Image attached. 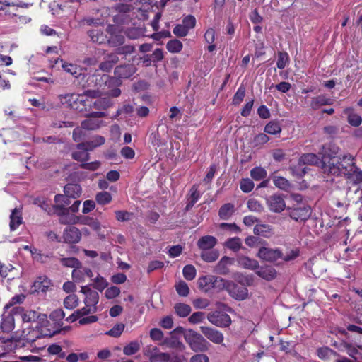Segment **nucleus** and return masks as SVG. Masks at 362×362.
I'll list each match as a JSON object with an SVG mask.
<instances>
[{
    "mask_svg": "<svg viewBox=\"0 0 362 362\" xmlns=\"http://www.w3.org/2000/svg\"><path fill=\"white\" fill-rule=\"evenodd\" d=\"M352 160H355V158L350 153L330 158L327 161L322 160L323 173L334 177L344 176Z\"/></svg>",
    "mask_w": 362,
    "mask_h": 362,
    "instance_id": "f257e3e1",
    "label": "nucleus"
},
{
    "mask_svg": "<svg viewBox=\"0 0 362 362\" xmlns=\"http://www.w3.org/2000/svg\"><path fill=\"white\" fill-rule=\"evenodd\" d=\"M13 337L16 340L18 346L28 347L32 352H35L37 349L33 345L34 343L37 339L42 338L37 325L34 327L29 326L16 332Z\"/></svg>",
    "mask_w": 362,
    "mask_h": 362,
    "instance_id": "f03ea898",
    "label": "nucleus"
},
{
    "mask_svg": "<svg viewBox=\"0 0 362 362\" xmlns=\"http://www.w3.org/2000/svg\"><path fill=\"white\" fill-rule=\"evenodd\" d=\"M90 83H95V86L99 84L101 86V83H104L105 85L110 89L107 91V94L111 97H118L121 94V90L119 87L122 85V81L117 76H110L106 74H92L88 76V86H90Z\"/></svg>",
    "mask_w": 362,
    "mask_h": 362,
    "instance_id": "7ed1b4c3",
    "label": "nucleus"
},
{
    "mask_svg": "<svg viewBox=\"0 0 362 362\" xmlns=\"http://www.w3.org/2000/svg\"><path fill=\"white\" fill-rule=\"evenodd\" d=\"M42 317V318L37 324L42 338L51 337L62 332L65 333L70 329L69 327H62V325L58 322H50L47 320L46 314Z\"/></svg>",
    "mask_w": 362,
    "mask_h": 362,
    "instance_id": "20e7f679",
    "label": "nucleus"
},
{
    "mask_svg": "<svg viewBox=\"0 0 362 362\" xmlns=\"http://www.w3.org/2000/svg\"><path fill=\"white\" fill-rule=\"evenodd\" d=\"M59 99L61 103L67 107L80 112H86L87 105L89 104L88 98H85L83 95L76 93L60 95Z\"/></svg>",
    "mask_w": 362,
    "mask_h": 362,
    "instance_id": "39448f33",
    "label": "nucleus"
},
{
    "mask_svg": "<svg viewBox=\"0 0 362 362\" xmlns=\"http://www.w3.org/2000/svg\"><path fill=\"white\" fill-rule=\"evenodd\" d=\"M287 215L296 222H305L311 216L310 206L304 203H296L286 209Z\"/></svg>",
    "mask_w": 362,
    "mask_h": 362,
    "instance_id": "423d86ee",
    "label": "nucleus"
},
{
    "mask_svg": "<svg viewBox=\"0 0 362 362\" xmlns=\"http://www.w3.org/2000/svg\"><path fill=\"white\" fill-rule=\"evenodd\" d=\"M185 340L189 347L195 352H204L209 349L210 344L199 333L190 330L185 336Z\"/></svg>",
    "mask_w": 362,
    "mask_h": 362,
    "instance_id": "0eeeda50",
    "label": "nucleus"
},
{
    "mask_svg": "<svg viewBox=\"0 0 362 362\" xmlns=\"http://www.w3.org/2000/svg\"><path fill=\"white\" fill-rule=\"evenodd\" d=\"M87 111L88 115L93 117H103L105 116L103 110L110 107V100L105 98H99L95 100L88 99Z\"/></svg>",
    "mask_w": 362,
    "mask_h": 362,
    "instance_id": "6e6552de",
    "label": "nucleus"
},
{
    "mask_svg": "<svg viewBox=\"0 0 362 362\" xmlns=\"http://www.w3.org/2000/svg\"><path fill=\"white\" fill-rule=\"evenodd\" d=\"M206 317L210 323L221 328L229 327L232 323L230 315L221 310L212 311Z\"/></svg>",
    "mask_w": 362,
    "mask_h": 362,
    "instance_id": "1a4fd4ad",
    "label": "nucleus"
},
{
    "mask_svg": "<svg viewBox=\"0 0 362 362\" xmlns=\"http://www.w3.org/2000/svg\"><path fill=\"white\" fill-rule=\"evenodd\" d=\"M107 43L111 47H119L124 43L125 37L115 25H108L106 28Z\"/></svg>",
    "mask_w": 362,
    "mask_h": 362,
    "instance_id": "9d476101",
    "label": "nucleus"
},
{
    "mask_svg": "<svg viewBox=\"0 0 362 362\" xmlns=\"http://www.w3.org/2000/svg\"><path fill=\"white\" fill-rule=\"evenodd\" d=\"M257 256L263 261L274 262L283 257V252L279 248L272 249L267 247H261L258 250Z\"/></svg>",
    "mask_w": 362,
    "mask_h": 362,
    "instance_id": "9b49d317",
    "label": "nucleus"
},
{
    "mask_svg": "<svg viewBox=\"0 0 362 362\" xmlns=\"http://www.w3.org/2000/svg\"><path fill=\"white\" fill-rule=\"evenodd\" d=\"M18 310H23L22 308L18 307L13 308L11 312H4L1 316V329L2 332L9 333L15 327V320L13 312H17Z\"/></svg>",
    "mask_w": 362,
    "mask_h": 362,
    "instance_id": "f8f14e48",
    "label": "nucleus"
},
{
    "mask_svg": "<svg viewBox=\"0 0 362 362\" xmlns=\"http://www.w3.org/2000/svg\"><path fill=\"white\" fill-rule=\"evenodd\" d=\"M200 331L206 339L216 344H221L224 340L223 333L214 327L201 326Z\"/></svg>",
    "mask_w": 362,
    "mask_h": 362,
    "instance_id": "ddd939ff",
    "label": "nucleus"
},
{
    "mask_svg": "<svg viewBox=\"0 0 362 362\" xmlns=\"http://www.w3.org/2000/svg\"><path fill=\"white\" fill-rule=\"evenodd\" d=\"M344 177L352 185H358L362 182V170L356 165L355 160H352L348 172Z\"/></svg>",
    "mask_w": 362,
    "mask_h": 362,
    "instance_id": "4468645a",
    "label": "nucleus"
},
{
    "mask_svg": "<svg viewBox=\"0 0 362 362\" xmlns=\"http://www.w3.org/2000/svg\"><path fill=\"white\" fill-rule=\"evenodd\" d=\"M62 238L64 243L75 244L81 240V232L75 226H67L64 230Z\"/></svg>",
    "mask_w": 362,
    "mask_h": 362,
    "instance_id": "2eb2a0df",
    "label": "nucleus"
},
{
    "mask_svg": "<svg viewBox=\"0 0 362 362\" xmlns=\"http://www.w3.org/2000/svg\"><path fill=\"white\" fill-rule=\"evenodd\" d=\"M71 199L66 194H56L54 199L55 204L53 205L54 212L60 211V214L67 213V206L71 204Z\"/></svg>",
    "mask_w": 362,
    "mask_h": 362,
    "instance_id": "dca6fc26",
    "label": "nucleus"
},
{
    "mask_svg": "<svg viewBox=\"0 0 362 362\" xmlns=\"http://www.w3.org/2000/svg\"><path fill=\"white\" fill-rule=\"evenodd\" d=\"M80 292L85 295V305H88L90 307H97L99 301V294L96 291L92 290L90 286H84L81 287Z\"/></svg>",
    "mask_w": 362,
    "mask_h": 362,
    "instance_id": "f3484780",
    "label": "nucleus"
},
{
    "mask_svg": "<svg viewBox=\"0 0 362 362\" xmlns=\"http://www.w3.org/2000/svg\"><path fill=\"white\" fill-rule=\"evenodd\" d=\"M334 100L327 96L325 94H320L311 98L310 107L313 110H317L321 107L333 105Z\"/></svg>",
    "mask_w": 362,
    "mask_h": 362,
    "instance_id": "a211bd4d",
    "label": "nucleus"
},
{
    "mask_svg": "<svg viewBox=\"0 0 362 362\" xmlns=\"http://www.w3.org/2000/svg\"><path fill=\"white\" fill-rule=\"evenodd\" d=\"M136 71V68L134 64H123L115 67L114 74L120 80L127 79L133 76Z\"/></svg>",
    "mask_w": 362,
    "mask_h": 362,
    "instance_id": "6ab92c4d",
    "label": "nucleus"
},
{
    "mask_svg": "<svg viewBox=\"0 0 362 362\" xmlns=\"http://www.w3.org/2000/svg\"><path fill=\"white\" fill-rule=\"evenodd\" d=\"M229 295L237 300H243L248 296V290L246 287L239 286L232 281V286L228 291Z\"/></svg>",
    "mask_w": 362,
    "mask_h": 362,
    "instance_id": "aec40b11",
    "label": "nucleus"
},
{
    "mask_svg": "<svg viewBox=\"0 0 362 362\" xmlns=\"http://www.w3.org/2000/svg\"><path fill=\"white\" fill-rule=\"evenodd\" d=\"M119 62V57L115 52L105 55L103 61L100 64L99 68L104 72H110L113 66Z\"/></svg>",
    "mask_w": 362,
    "mask_h": 362,
    "instance_id": "412c9836",
    "label": "nucleus"
},
{
    "mask_svg": "<svg viewBox=\"0 0 362 362\" xmlns=\"http://www.w3.org/2000/svg\"><path fill=\"white\" fill-rule=\"evenodd\" d=\"M72 278L75 282L81 283L85 281L86 277L92 278L93 276V272L90 268L84 267L82 264L72 271Z\"/></svg>",
    "mask_w": 362,
    "mask_h": 362,
    "instance_id": "4be33fe9",
    "label": "nucleus"
},
{
    "mask_svg": "<svg viewBox=\"0 0 362 362\" xmlns=\"http://www.w3.org/2000/svg\"><path fill=\"white\" fill-rule=\"evenodd\" d=\"M267 203L269 209L276 213L281 212L286 208L284 199L281 195L274 194L271 196L268 199Z\"/></svg>",
    "mask_w": 362,
    "mask_h": 362,
    "instance_id": "5701e85b",
    "label": "nucleus"
},
{
    "mask_svg": "<svg viewBox=\"0 0 362 362\" xmlns=\"http://www.w3.org/2000/svg\"><path fill=\"white\" fill-rule=\"evenodd\" d=\"M339 148L332 142L326 143L321 146L319 153L322 156V160H326L327 158L330 159L336 156L338 153Z\"/></svg>",
    "mask_w": 362,
    "mask_h": 362,
    "instance_id": "b1692460",
    "label": "nucleus"
},
{
    "mask_svg": "<svg viewBox=\"0 0 362 362\" xmlns=\"http://www.w3.org/2000/svg\"><path fill=\"white\" fill-rule=\"evenodd\" d=\"M233 259L227 256L223 257L214 268V272L221 275H227L229 272V266L233 264Z\"/></svg>",
    "mask_w": 362,
    "mask_h": 362,
    "instance_id": "393cba45",
    "label": "nucleus"
},
{
    "mask_svg": "<svg viewBox=\"0 0 362 362\" xmlns=\"http://www.w3.org/2000/svg\"><path fill=\"white\" fill-rule=\"evenodd\" d=\"M61 62L63 69L72 75L74 78H79L82 76V79H83L86 77L85 74L82 73L83 69L80 66L76 64L68 63L63 59H61Z\"/></svg>",
    "mask_w": 362,
    "mask_h": 362,
    "instance_id": "a878e982",
    "label": "nucleus"
},
{
    "mask_svg": "<svg viewBox=\"0 0 362 362\" xmlns=\"http://www.w3.org/2000/svg\"><path fill=\"white\" fill-rule=\"evenodd\" d=\"M200 197L201 194L199 192V186L197 185H192L188 194L187 203L185 208V211H189L194 206L196 202L199 199Z\"/></svg>",
    "mask_w": 362,
    "mask_h": 362,
    "instance_id": "bb28decb",
    "label": "nucleus"
},
{
    "mask_svg": "<svg viewBox=\"0 0 362 362\" xmlns=\"http://www.w3.org/2000/svg\"><path fill=\"white\" fill-rule=\"evenodd\" d=\"M64 193L71 199H76L82 194V188L79 184L68 183L64 187Z\"/></svg>",
    "mask_w": 362,
    "mask_h": 362,
    "instance_id": "cd10ccee",
    "label": "nucleus"
},
{
    "mask_svg": "<svg viewBox=\"0 0 362 362\" xmlns=\"http://www.w3.org/2000/svg\"><path fill=\"white\" fill-rule=\"evenodd\" d=\"M256 274L258 276L269 281L274 279L277 276L276 270L272 266H264L258 268Z\"/></svg>",
    "mask_w": 362,
    "mask_h": 362,
    "instance_id": "c85d7f7f",
    "label": "nucleus"
},
{
    "mask_svg": "<svg viewBox=\"0 0 362 362\" xmlns=\"http://www.w3.org/2000/svg\"><path fill=\"white\" fill-rule=\"evenodd\" d=\"M217 243V239L212 235L202 236L197 241L198 247L203 250L212 249Z\"/></svg>",
    "mask_w": 362,
    "mask_h": 362,
    "instance_id": "c756f323",
    "label": "nucleus"
},
{
    "mask_svg": "<svg viewBox=\"0 0 362 362\" xmlns=\"http://www.w3.org/2000/svg\"><path fill=\"white\" fill-rule=\"evenodd\" d=\"M51 281L47 276H38L33 282V287L37 292H46L51 286Z\"/></svg>",
    "mask_w": 362,
    "mask_h": 362,
    "instance_id": "7c9ffc66",
    "label": "nucleus"
},
{
    "mask_svg": "<svg viewBox=\"0 0 362 362\" xmlns=\"http://www.w3.org/2000/svg\"><path fill=\"white\" fill-rule=\"evenodd\" d=\"M88 35L93 42L98 44L106 43L107 40V34L105 33L101 29L95 28L90 30Z\"/></svg>",
    "mask_w": 362,
    "mask_h": 362,
    "instance_id": "2f4dec72",
    "label": "nucleus"
},
{
    "mask_svg": "<svg viewBox=\"0 0 362 362\" xmlns=\"http://www.w3.org/2000/svg\"><path fill=\"white\" fill-rule=\"evenodd\" d=\"M85 115L87 119L81 122V128L87 130H95L100 127L101 121H99L100 117H93L88 115V112H85Z\"/></svg>",
    "mask_w": 362,
    "mask_h": 362,
    "instance_id": "473e14b6",
    "label": "nucleus"
},
{
    "mask_svg": "<svg viewBox=\"0 0 362 362\" xmlns=\"http://www.w3.org/2000/svg\"><path fill=\"white\" fill-rule=\"evenodd\" d=\"M23 223V217L21 214V211L15 208L12 210L11 214L10 216V230L11 231L16 230L18 226Z\"/></svg>",
    "mask_w": 362,
    "mask_h": 362,
    "instance_id": "72a5a7b5",
    "label": "nucleus"
},
{
    "mask_svg": "<svg viewBox=\"0 0 362 362\" xmlns=\"http://www.w3.org/2000/svg\"><path fill=\"white\" fill-rule=\"evenodd\" d=\"M79 223L83 225L88 226L91 229L97 232L98 235H100V230L101 229V225L100 221L90 216H81L80 217Z\"/></svg>",
    "mask_w": 362,
    "mask_h": 362,
    "instance_id": "f704fd0d",
    "label": "nucleus"
},
{
    "mask_svg": "<svg viewBox=\"0 0 362 362\" xmlns=\"http://www.w3.org/2000/svg\"><path fill=\"white\" fill-rule=\"evenodd\" d=\"M344 113L347 115V120L350 125L358 127L362 123L361 117L354 112L352 107H346L344 110Z\"/></svg>",
    "mask_w": 362,
    "mask_h": 362,
    "instance_id": "c9c22d12",
    "label": "nucleus"
},
{
    "mask_svg": "<svg viewBox=\"0 0 362 362\" xmlns=\"http://www.w3.org/2000/svg\"><path fill=\"white\" fill-rule=\"evenodd\" d=\"M214 276L213 275H208L199 277L197 281L199 288L204 292L211 290L214 284Z\"/></svg>",
    "mask_w": 362,
    "mask_h": 362,
    "instance_id": "e433bc0d",
    "label": "nucleus"
},
{
    "mask_svg": "<svg viewBox=\"0 0 362 362\" xmlns=\"http://www.w3.org/2000/svg\"><path fill=\"white\" fill-rule=\"evenodd\" d=\"M42 315H45V314L40 313L37 311L29 310L25 311L22 315V320L24 322H39L40 319L42 318Z\"/></svg>",
    "mask_w": 362,
    "mask_h": 362,
    "instance_id": "4c0bfd02",
    "label": "nucleus"
},
{
    "mask_svg": "<svg viewBox=\"0 0 362 362\" xmlns=\"http://www.w3.org/2000/svg\"><path fill=\"white\" fill-rule=\"evenodd\" d=\"M253 232L256 235L269 238L273 234V227L268 224H256Z\"/></svg>",
    "mask_w": 362,
    "mask_h": 362,
    "instance_id": "58836bf2",
    "label": "nucleus"
},
{
    "mask_svg": "<svg viewBox=\"0 0 362 362\" xmlns=\"http://www.w3.org/2000/svg\"><path fill=\"white\" fill-rule=\"evenodd\" d=\"M235 212V205L232 203H226L221 206L218 216L222 220H228Z\"/></svg>",
    "mask_w": 362,
    "mask_h": 362,
    "instance_id": "ea45409f",
    "label": "nucleus"
},
{
    "mask_svg": "<svg viewBox=\"0 0 362 362\" xmlns=\"http://www.w3.org/2000/svg\"><path fill=\"white\" fill-rule=\"evenodd\" d=\"M238 262L240 267L247 269L255 270L259 267V262L256 259L246 256L239 257Z\"/></svg>",
    "mask_w": 362,
    "mask_h": 362,
    "instance_id": "a19ab883",
    "label": "nucleus"
},
{
    "mask_svg": "<svg viewBox=\"0 0 362 362\" xmlns=\"http://www.w3.org/2000/svg\"><path fill=\"white\" fill-rule=\"evenodd\" d=\"M71 157L74 160L83 163L89 160L90 155L86 151V148L81 147L79 144L76 145V149L71 153Z\"/></svg>",
    "mask_w": 362,
    "mask_h": 362,
    "instance_id": "79ce46f5",
    "label": "nucleus"
},
{
    "mask_svg": "<svg viewBox=\"0 0 362 362\" xmlns=\"http://www.w3.org/2000/svg\"><path fill=\"white\" fill-rule=\"evenodd\" d=\"M290 170L293 175L296 176L298 179L302 178L310 170V168L305 165L298 160V163L293 165L290 167Z\"/></svg>",
    "mask_w": 362,
    "mask_h": 362,
    "instance_id": "37998d69",
    "label": "nucleus"
},
{
    "mask_svg": "<svg viewBox=\"0 0 362 362\" xmlns=\"http://www.w3.org/2000/svg\"><path fill=\"white\" fill-rule=\"evenodd\" d=\"M213 282V288L218 291L226 290L228 292L230 286H232V281L226 280L215 276H214Z\"/></svg>",
    "mask_w": 362,
    "mask_h": 362,
    "instance_id": "c03bdc74",
    "label": "nucleus"
},
{
    "mask_svg": "<svg viewBox=\"0 0 362 362\" xmlns=\"http://www.w3.org/2000/svg\"><path fill=\"white\" fill-rule=\"evenodd\" d=\"M317 355L321 360L328 361L332 357H335L337 352L327 346L320 347L317 349Z\"/></svg>",
    "mask_w": 362,
    "mask_h": 362,
    "instance_id": "a18cd8bd",
    "label": "nucleus"
},
{
    "mask_svg": "<svg viewBox=\"0 0 362 362\" xmlns=\"http://www.w3.org/2000/svg\"><path fill=\"white\" fill-rule=\"evenodd\" d=\"M18 7V6L8 4L5 7H1L0 11L9 18L18 17L20 21H21L23 16H20Z\"/></svg>",
    "mask_w": 362,
    "mask_h": 362,
    "instance_id": "49530a36",
    "label": "nucleus"
},
{
    "mask_svg": "<svg viewBox=\"0 0 362 362\" xmlns=\"http://www.w3.org/2000/svg\"><path fill=\"white\" fill-rule=\"evenodd\" d=\"M59 217V222L62 224H76L79 223L80 217L70 214V212L60 214V211L54 212Z\"/></svg>",
    "mask_w": 362,
    "mask_h": 362,
    "instance_id": "de8ad7c7",
    "label": "nucleus"
},
{
    "mask_svg": "<svg viewBox=\"0 0 362 362\" xmlns=\"http://www.w3.org/2000/svg\"><path fill=\"white\" fill-rule=\"evenodd\" d=\"M264 131L267 134L276 135L281 132V127L279 121L272 120L265 125Z\"/></svg>",
    "mask_w": 362,
    "mask_h": 362,
    "instance_id": "09e8293b",
    "label": "nucleus"
},
{
    "mask_svg": "<svg viewBox=\"0 0 362 362\" xmlns=\"http://www.w3.org/2000/svg\"><path fill=\"white\" fill-rule=\"evenodd\" d=\"M175 312L180 317H185L189 315L192 311L191 307L185 303H176L174 306Z\"/></svg>",
    "mask_w": 362,
    "mask_h": 362,
    "instance_id": "8fccbe9b",
    "label": "nucleus"
},
{
    "mask_svg": "<svg viewBox=\"0 0 362 362\" xmlns=\"http://www.w3.org/2000/svg\"><path fill=\"white\" fill-rule=\"evenodd\" d=\"M201 258L206 262H215L219 257L217 250H203L201 253Z\"/></svg>",
    "mask_w": 362,
    "mask_h": 362,
    "instance_id": "3c124183",
    "label": "nucleus"
},
{
    "mask_svg": "<svg viewBox=\"0 0 362 362\" xmlns=\"http://www.w3.org/2000/svg\"><path fill=\"white\" fill-rule=\"evenodd\" d=\"M298 160L307 166L308 165H313L317 164L320 159L318 156L314 153H304Z\"/></svg>",
    "mask_w": 362,
    "mask_h": 362,
    "instance_id": "603ef678",
    "label": "nucleus"
},
{
    "mask_svg": "<svg viewBox=\"0 0 362 362\" xmlns=\"http://www.w3.org/2000/svg\"><path fill=\"white\" fill-rule=\"evenodd\" d=\"M269 141V137L264 133L257 134L252 141V145L254 148H260Z\"/></svg>",
    "mask_w": 362,
    "mask_h": 362,
    "instance_id": "864d4df0",
    "label": "nucleus"
},
{
    "mask_svg": "<svg viewBox=\"0 0 362 362\" xmlns=\"http://www.w3.org/2000/svg\"><path fill=\"white\" fill-rule=\"evenodd\" d=\"M183 47L182 43L177 39L171 40L168 42L166 48L171 53H178Z\"/></svg>",
    "mask_w": 362,
    "mask_h": 362,
    "instance_id": "5fc2aeb1",
    "label": "nucleus"
},
{
    "mask_svg": "<svg viewBox=\"0 0 362 362\" xmlns=\"http://www.w3.org/2000/svg\"><path fill=\"white\" fill-rule=\"evenodd\" d=\"M78 305V298L75 294L66 296L64 300V305L66 309L73 310Z\"/></svg>",
    "mask_w": 362,
    "mask_h": 362,
    "instance_id": "6e6d98bb",
    "label": "nucleus"
},
{
    "mask_svg": "<svg viewBox=\"0 0 362 362\" xmlns=\"http://www.w3.org/2000/svg\"><path fill=\"white\" fill-rule=\"evenodd\" d=\"M140 349V344L137 341L129 343L123 348V353L127 356L135 354Z\"/></svg>",
    "mask_w": 362,
    "mask_h": 362,
    "instance_id": "4d7b16f0",
    "label": "nucleus"
},
{
    "mask_svg": "<svg viewBox=\"0 0 362 362\" xmlns=\"http://www.w3.org/2000/svg\"><path fill=\"white\" fill-rule=\"evenodd\" d=\"M267 171L262 167H255L250 170V175L255 180H261L267 177Z\"/></svg>",
    "mask_w": 362,
    "mask_h": 362,
    "instance_id": "13d9d810",
    "label": "nucleus"
},
{
    "mask_svg": "<svg viewBox=\"0 0 362 362\" xmlns=\"http://www.w3.org/2000/svg\"><path fill=\"white\" fill-rule=\"evenodd\" d=\"M60 262L64 267L74 268V269L81 264V262L76 257L61 258Z\"/></svg>",
    "mask_w": 362,
    "mask_h": 362,
    "instance_id": "bf43d9fd",
    "label": "nucleus"
},
{
    "mask_svg": "<svg viewBox=\"0 0 362 362\" xmlns=\"http://www.w3.org/2000/svg\"><path fill=\"white\" fill-rule=\"evenodd\" d=\"M245 91H246V90H245V86L243 84H241L238 87L236 93H235V95L233 96V104L234 105H238L243 102V100L245 98Z\"/></svg>",
    "mask_w": 362,
    "mask_h": 362,
    "instance_id": "052dcab7",
    "label": "nucleus"
},
{
    "mask_svg": "<svg viewBox=\"0 0 362 362\" xmlns=\"http://www.w3.org/2000/svg\"><path fill=\"white\" fill-rule=\"evenodd\" d=\"M135 47L131 45H120L115 49V54L118 55H124V57L135 52Z\"/></svg>",
    "mask_w": 362,
    "mask_h": 362,
    "instance_id": "680f3d73",
    "label": "nucleus"
},
{
    "mask_svg": "<svg viewBox=\"0 0 362 362\" xmlns=\"http://www.w3.org/2000/svg\"><path fill=\"white\" fill-rule=\"evenodd\" d=\"M95 200L98 204L105 205L111 202L112 196L108 192H100L96 194Z\"/></svg>",
    "mask_w": 362,
    "mask_h": 362,
    "instance_id": "e2e57ef3",
    "label": "nucleus"
},
{
    "mask_svg": "<svg viewBox=\"0 0 362 362\" xmlns=\"http://www.w3.org/2000/svg\"><path fill=\"white\" fill-rule=\"evenodd\" d=\"M273 182L276 187L283 190H288L291 186L288 180L281 176H275Z\"/></svg>",
    "mask_w": 362,
    "mask_h": 362,
    "instance_id": "0e129e2a",
    "label": "nucleus"
},
{
    "mask_svg": "<svg viewBox=\"0 0 362 362\" xmlns=\"http://www.w3.org/2000/svg\"><path fill=\"white\" fill-rule=\"evenodd\" d=\"M175 290L180 296L186 297L189 293L187 284L184 281H180L175 286Z\"/></svg>",
    "mask_w": 362,
    "mask_h": 362,
    "instance_id": "69168bd1",
    "label": "nucleus"
},
{
    "mask_svg": "<svg viewBox=\"0 0 362 362\" xmlns=\"http://www.w3.org/2000/svg\"><path fill=\"white\" fill-rule=\"evenodd\" d=\"M182 274L186 280L192 281L195 278L197 271L193 265L187 264L184 267Z\"/></svg>",
    "mask_w": 362,
    "mask_h": 362,
    "instance_id": "338daca9",
    "label": "nucleus"
},
{
    "mask_svg": "<svg viewBox=\"0 0 362 362\" xmlns=\"http://www.w3.org/2000/svg\"><path fill=\"white\" fill-rule=\"evenodd\" d=\"M170 358V356L169 354L163 352H155L150 356V359L152 362H168Z\"/></svg>",
    "mask_w": 362,
    "mask_h": 362,
    "instance_id": "774afa93",
    "label": "nucleus"
}]
</instances>
